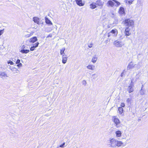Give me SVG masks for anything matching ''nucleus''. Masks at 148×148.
<instances>
[{"mask_svg": "<svg viewBox=\"0 0 148 148\" xmlns=\"http://www.w3.org/2000/svg\"><path fill=\"white\" fill-rule=\"evenodd\" d=\"M123 144L122 142L117 140L114 138H110L107 141V144L108 147L113 148H116L117 146L120 147Z\"/></svg>", "mask_w": 148, "mask_h": 148, "instance_id": "nucleus-1", "label": "nucleus"}, {"mask_svg": "<svg viewBox=\"0 0 148 148\" xmlns=\"http://www.w3.org/2000/svg\"><path fill=\"white\" fill-rule=\"evenodd\" d=\"M123 24L125 27L132 28L134 25V20L130 18H127L125 19L123 21Z\"/></svg>", "mask_w": 148, "mask_h": 148, "instance_id": "nucleus-2", "label": "nucleus"}, {"mask_svg": "<svg viewBox=\"0 0 148 148\" xmlns=\"http://www.w3.org/2000/svg\"><path fill=\"white\" fill-rule=\"evenodd\" d=\"M118 34L117 30L116 29H113L110 32H109L108 34V36L110 37V38H113L116 37Z\"/></svg>", "mask_w": 148, "mask_h": 148, "instance_id": "nucleus-3", "label": "nucleus"}, {"mask_svg": "<svg viewBox=\"0 0 148 148\" xmlns=\"http://www.w3.org/2000/svg\"><path fill=\"white\" fill-rule=\"evenodd\" d=\"M37 40V37L36 36H34L27 40L25 42V44L30 46L32 44L34 43Z\"/></svg>", "mask_w": 148, "mask_h": 148, "instance_id": "nucleus-4", "label": "nucleus"}, {"mask_svg": "<svg viewBox=\"0 0 148 148\" xmlns=\"http://www.w3.org/2000/svg\"><path fill=\"white\" fill-rule=\"evenodd\" d=\"M125 43L124 41H122L121 40H115L113 42V44L115 47H122L124 45Z\"/></svg>", "mask_w": 148, "mask_h": 148, "instance_id": "nucleus-5", "label": "nucleus"}, {"mask_svg": "<svg viewBox=\"0 0 148 148\" xmlns=\"http://www.w3.org/2000/svg\"><path fill=\"white\" fill-rule=\"evenodd\" d=\"M112 120L114 123L115 126L117 127H119L120 126V121L119 119L115 117V116L113 117Z\"/></svg>", "mask_w": 148, "mask_h": 148, "instance_id": "nucleus-6", "label": "nucleus"}, {"mask_svg": "<svg viewBox=\"0 0 148 148\" xmlns=\"http://www.w3.org/2000/svg\"><path fill=\"white\" fill-rule=\"evenodd\" d=\"M143 5V2L140 0H137V3L136 4V8L138 9Z\"/></svg>", "mask_w": 148, "mask_h": 148, "instance_id": "nucleus-7", "label": "nucleus"}, {"mask_svg": "<svg viewBox=\"0 0 148 148\" xmlns=\"http://www.w3.org/2000/svg\"><path fill=\"white\" fill-rule=\"evenodd\" d=\"M137 66L136 64H133L132 62H130L127 66V70H129L133 69L134 67H136Z\"/></svg>", "mask_w": 148, "mask_h": 148, "instance_id": "nucleus-8", "label": "nucleus"}, {"mask_svg": "<svg viewBox=\"0 0 148 148\" xmlns=\"http://www.w3.org/2000/svg\"><path fill=\"white\" fill-rule=\"evenodd\" d=\"M26 46L25 45H23L22 47V49L20 51L22 53H27L29 51V50L28 49H26Z\"/></svg>", "mask_w": 148, "mask_h": 148, "instance_id": "nucleus-9", "label": "nucleus"}, {"mask_svg": "<svg viewBox=\"0 0 148 148\" xmlns=\"http://www.w3.org/2000/svg\"><path fill=\"white\" fill-rule=\"evenodd\" d=\"M132 81H131V83L130 84V85L127 88V90L129 93H130L134 91V89L133 88L134 86L132 84Z\"/></svg>", "mask_w": 148, "mask_h": 148, "instance_id": "nucleus-10", "label": "nucleus"}, {"mask_svg": "<svg viewBox=\"0 0 148 148\" xmlns=\"http://www.w3.org/2000/svg\"><path fill=\"white\" fill-rule=\"evenodd\" d=\"M39 44V43L37 42L36 43L34 44L31 45V47L30 48V50L31 51H33L35 50V48L37 47Z\"/></svg>", "mask_w": 148, "mask_h": 148, "instance_id": "nucleus-11", "label": "nucleus"}, {"mask_svg": "<svg viewBox=\"0 0 148 148\" xmlns=\"http://www.w3.org/2000/svg\"><path fill=\"white\" fill-rule=\"evenodd\" d=\"M130 30V29L129 28L125 27L124 33L126 36H128L131 34V33L129 32Z\"/></svg>", "mask_w": 148, "mask_h": 148, "instance_id": "nucleus-12", "label": "nucleus"}, {"mask_svg": "<svg viewBox=\"0 0 148 148\" xmlns=\"http://www.w3.org/2000/svg\"><path fill=\"white\" fill-rule=\"evenodd\" d=\"M77 4L80 6H83L84 5V3H83L82 0H75Z\"/></svg>", "mask_w": 148, "mask_h": 148, "instance_id": "nucleus-13", "label": "nucleus"}, {"mask_svg": "<svg viewBox=\"0 0 148 148\" xmlns=\"http://www.w3.org/2000/svg\"><path fill=\"white\" fill-rule=\"evenodd\" d=\"M119 12L120 14H125V11L124 8L122 7H120Z\"/></svg>", "mask_w": 148, "mask_h": 148, "instance_id": "nucleus-14", "label": "nucleus"}, {"mask_svg": "<svg viewBox=\"0 0 148 148\" xmlns=\"http://www.w3.org/2000/svg\"><path fill=\"white\" fill-rule=\"evenodd\" d=\"M107 5L108 7H113L114 5V3L112 1L109 0L108 2Z\"/></svg>", "mask_w": 148, "mask_h": 148, "instance_id": "nucleus-15", "label": "nucleus"}, {"mask_svg": "<svg viewBox=\"0 0 148 148\" xmlns=\"http://www.w3.org/2000/svg\"><path fill=\"white\" fill-rule=\"evenodd\" d=\"M8 77L7 74L5 72L0 71V77L1 78H3Z\"/></svg>", "mask_w": 148, "mask_h": 148, "instance_id": "nucleus-16", "label": "nucleus"}, {"mask_svg": "<svg viewBox=\"0 0 148 148\" xmlns=\"http://www.w3.org/2000/svg\"><path fill=\"white\" fill-rule=\"evenodd\" d=\"M62 63L64 64H65L67 61V57L66 56H62Z\"/></svg>", "mask_w": 148, "mask_h": 148, "instance_id": "nucleus-17", "label": "nucleus"}, {"mask_svg": "<svg viewBox=\"0 0 148 148\" xmlns=\"http://www.w3.org/2000/svg\"><path fill=\"white\" fill-rule=\"evenodd\" d=\"M95 66L93 65H89L87 66V67L88 69L93 70L95 69Z\"/></svg>", "mask_w": 148, "mask_h": 148, "instance_id": "nucleus-18", "label": "nucleus"}, {"mask_svg": "<svg viewBox=\"0 0 148 148\" xmlns=\"http://www.w3.org/2000/svg\"><path fill=\"white\" fill-rule=\"evenodd\" d=\"M90 8L92 9H94L97 7L96 3H92L90 5Z\"/></svg>", "mask_w": 148, "mask_h": 148, "instance_id": "nucleus-19", "label": "nucleus"}, {"mask_svg": "<svg viewBox=\"0 0 148 148\" xmlns=\"http://www.w3.org/2000/svg\"><path fill=\"white\" fill-rule=\"evenodd\" d=\"M95 3H96V5H98L100 6H102L103 4V3L100 0H97Z\"/></svg>", "mask_w": 148, "mask_h": 148, "instance_id": "nucleus-20", "label": "nucleus"}, {"mask_svg": "<svg viewBox=\"0 0 148 148\" xmlns=\"http://www.w3.org/2000/svg\"><path fill=\"white\" fill-rule=\"evenodd\" d=\"M97 60V58L96 56H94L92 58L91 61L93 63H95Z\"/></svg>", "mask_w": 148, "mask_h": 148, "instance_id": "nucleus-21", "label": "nucleus"}, {"mask_svg": "<svg viewBox=\"0 0 148 148\" xmlns=\"http://www.w3.org/2000/svg\"><path fill=\"white\" fill-rule=\"evenodd\" d=\"M45 22L47 24H49V25L52 24L51 21L50 20H49L48 18H45Z\"/></svg>", "mask_w": 148, "mask_h": 148, "instance_id": "nucleus-22", "label": "nucleus"}, {"mask_svg": "<svg viewBox=\"0 0 148 148\" xmlns=\"http://www.w3.org/2000/svg\"><path fill=\"white\" fill-rule=\"evenodd\" d=\"M116 136L117 137H119L121 136V132L120 131H117L115 132Z\"/></svg>", "mask_w": 148, "mask_h": 148, "instance_id": "nucleus-23", "label": "nucleus"}, {"mask_svg": "<svg viewBox=\"0 0 148 148\" xmlns=\"http://www.w3.org/2000/svg\"><path fill=\"white\" fill-rule=\"evenodd\" d=\"M113 1L115 2L116 4L115 5V6L118 7L120 5V3L118 1H117L116 0H112Z\"/></svg>", "mask_w": 148, "mask_h": 148, "instance_id": "nucleus-24", "label": "nucleus"}, {"mask_svg": "<svg viewBox=\"0 0 148 148\" xmlns=\"http://www.w3.org/2000/svg\"><path fill=\"white\" fill-rule=\"evenodd\" d=\"M134 1V0H125V1L126 3H128L129 4H132V2Z\"/></svg>", "mask_w": 148, "mask_h": 148, "instance_id": "nucleus-25", "label": "nucleus"}, {"mask_svg": "<svg viewBox=\"0 0 148 148\" xmlns=\"http://www.w3.org/2000/svg\"><path fill=\"white\" fill-rule=\"evenodd\" d=\"M33 20L34 22L38 23V22L39 18L37 17H34L33 18Z\"/></svg>", "mask_w": 148, "mask_h": 148, "instance_id": "nucleus-26", "label": "nucleus"}, {"mask_svg": "<svg viewBox=\"0 0 148 148\" xmlns=\"http://www.w3.org/2000/svg\"><path fill=\"white\" fill-rule=\"evenodd\" d=\"M118 110L120 114H121L123 111V109L122 107H119L118 108Z\"/></svg>", "mask_w": 148, "mask_h": 148, "instance_id": "nucleus-27", "label": "nucleus"}, {"mask_svg": "<svg viewBox=\"0 0 148 148\" xmlns=\"http://www.w3.org/2000/svg\"><path fill=\"white\" fill-rule=\"evenodd\" d=\"M140 93L141 95H143L145 94V91L143 89H141L140 90Z\"/></svg>", "mask_w": 148, "mask_h": 148, "instance_id": "nucleus-28", "label": "nucleus"}, {"mask_svg": "<svg viewBox=\"0 0 148 148\" xmlns=\"http://www.w3.org/2000/svg\"><path fill=\"white\" fill-rule=\"evenodd\" d=\"M65 50V48L64 47L62 48V49L60 50V53L61 55L64 54V51Z\"/></svg>", "mask_w": 148, "mask_h": 148, "instance_id": "nucleus-29", "label": "nucleus"}, {"mask_svg": "<svg viewBox=\"0 0 148 148\" xmlns=\"http://www.w3.org/2000/svg\"><path fill=\"white\" fill-rule=\"evenodd\" d=\"M126 73V71L125 70H124L121 74V77H123V76L125 75V73Z\"/></svg>", "mask_w": 148, "mask_h": 148, "instance_id": "nucleus-30", "label": "nucleus"}, {"mask_svg": "<svg viewBox=\"0 0 148 148\" xmlns=\"http://www.w3.org/2000/svg\"><path fill=\"white\" fill-rule=\"evenodd\" d=\"M10 69L12 71H16V70H17L14 67H10Z\"/></svg>", "mask_w": 148, "mask_h": 148, "instance_id": "nucleus-31", "label": "nucleus"}, {"mask_svg": "<svg viewBox=\"0 0 148 148\" xmlns=\"http://www.w3.org/2000/svg\"><path fill=\"white\" fill-rule=\"evenodd\" d=\"M32 35L33 33H31L30 34H28L25 35V37L26 38H28L30 37L31 36H32Z\"/></svg>", "mask_w": 148, "mask_h": 148, "instance_id": "nucleus-32", "label": "nucleus"}, {"mask_svg": "<svg viewBox=\"0 0 148 148\" xmlns=\"http://www.w3.org/2000/svg\"><path fill=\"white\" fill-rule=\"evenodd\" d=\"M8 64H10V65H13L14 63L11 60H9L7 62Z\"/></svg>", "mask_w": 148, "mask_h": 148, "instance_id": "nucleus-33", "label": "nucleus"}, {"mask_svg": "<svg viewBox=\"0 0 148 148\" xmlns=\"http://www.w3.org/2000/svg\"><path fill=\"white\" fill-rule=\"evenodd\" d=\"M4 29H3L2 30H0V35L1 36L3 34L4 32Z\"/></svg>", "mask_w": 148, "mask_h": 148, "instance_id": "nucleus-34", "label": "nucleus"}, {"mask_svg": "<svg viewBox=\"0 0 148 148\" xmlns=\"http://www.w3.org/2000/svg\"><path fill=\"white\" fill-rule=\"evenodd\" d=\"M65 145V143H64L62 144H61L60 145L59 147L63 148L64 147V145Z\"/></svg>", "mask_w": 148, "mask_h": 148, "instance_id": "nucleus-35", "label": "nucleus"}, {"mask_svg": "<svg viewBox=\"0 0 148 148\" xmlns=\"http://www.w3.org/2000/svg\"><path fill=\"white\" fill-rule=\"evenodd\" d=\"M22 66V64L20 63H19L18 64V65H17V66H18V67H21Z\"/></svg>", "mask_w": 148, "mask_h": 148, "instance_id": "nucleus-36", "label": "nucleus"}, {"mask_svg": "<svg viewBox=\"0 0 148 148\" xmlns=\"http://www.w3.org/2000/svg\"><path fill=\"white\" fill-rule=\"evenodd\" d=\"M20 60L19 59L17 60V61L16 62V64H18L19 63H20Z\"/></svg>", "mask_w": 148, "mask_h": 148, "instance_id": "nucleus-37", "label": "nucleus"}, {"mask_svg": "<svg viewBox=\"0 0 148 148\" xmlns=\"http://www.w3.org/2000/svg\"><path fill=\"white\" fill-rule=\"evenodd\" d=\"M131 101V100L130 98H127L126 100L127 102L129 103Z\"/></svg>", "mask_w": 148, "mask_h": 148, "instance_id": "nucleus-38", "label": "nucleus"}, {"mask_svg": "<svg viewBox=\"0 0 148 148\" xmlns=\"http://www.w3.org/2000/svg\"><path fill=\"white\" fill-rule=\"evenodd\" d=\"M121 106H122V107H125V104L124 103H121Z\"/></svg>", "mask_w": 148, "mask_h": 148, "instance_id": "nucleus-39", "label": "nucleus"}, {"mask_svg": "<svg viewBox=\"0 0 148 148\" xmlns=\"http://www.w3.org/2000/svg\"><path fill=\"white\" fill-rule=\"evenodd\" d=\"M92 45L93 44L91 43L90 45H88V47H89V48H91L92 47Z\"/></svg>", "mask_w": 148, "mask_h": 148, "instance_id": "nucleus-40", "label": "nucleus"}, {"mask_svg": "<svg viewBox=\"0 0 148 148\" xmlns=\"http://www.w3.org/2000/svg\"><path fill=\"white\" fill-rule=\"evenodd\" d=\"M52 35L51 34H49L48 36L47 37H51Z\"/></svg>", "mask_w": 148, "mask_h": 148, "instance_id": "nucleus-41", "label": "nucleus"}, {"mask_svg": "<svg viewBox=\"0 0 148 148\" xmlns=\"http://www.w3.org/2000/svg\"><path fill=\"white\" fill-rule=\"evenodd\" d=\"M65 54L64 53V54H63L62 55H61L62 56H66V55H65Z\"/></svg>", "mask_w": 148, "mask_h": 148, "instance_id": "nucleus-42", "label": "nucleus"}, {"mask_svg": "<svg viewBox=\"0 0 148 148\" xmlns=\"http://www.w3.org/2000/svg\"><path fill=\"white\" fill-rule=\"evenodd\" d=\"M144 85H142V87H141V89H143V88L144 87Z\"/></svg>", "mask_w": 148, "mask_h": 148, "instance_id": "nucleus-43", "label": "nucleus"}, {"mask_svg": "<svg viewBox=\"0 0 148 148\" xmlns=\"http://www.w3.org/2000/svg\"><path fill=\"white\" fill-rule=\"evenodd\" d=\"M95 75V74H93L92 75V76H94Z\"/></svg>", "mask_w": 148, "mask_h": 148, "instance_id": "nucleus-44", "label": "nucleus"}, {"mask_svg": "<svg viewBox=\"0 0 148 148\" xmlns=\"http://www.w3.org/2000/svg\"><path fill=\"white\" fill-rule=\"evenodd\" d=\"M12 60L14 61H14V60L13 59H12Z\"/></svg>", "mask_w": 148, "mask_h": 148, "instance_id": "nucleus-45", "label": "nucleus"}, {"mask_svg": "<svg viewBox=\"0 0 148 148\" xmlns=\"http://www.w3.org/2000/svg\"><path fill=\"white\" fill-rule=\"evenodd\" d=\"M85 81V82L86 84V81Z\"/></svg>", "mask_w": 148, "mask_h": 148, "instance_id": "nucleus-46", "label": "nucleus"}, {"mask_svg": "<svg viewBox=\"0 0 148 148\" xmlns=\"http://www.w3.org/2000/svg\"><path fill=\"white\" fill-rule=\"evenodd\" d=\"M137 69H138L139 68H138V67H137Z\"/></svg>", "mask_w": 148, "mask_h": 148, "instance_id": "nucleus-47", "label": "nucleus"}, {"mask_svg": "<svg viewBox=\"0 0 148 148\" xmlns=\"http://www.w3.org/2000/svg\"><path fill=\"white\" fill-rule=\"evenodd\" d=\"M59 147H57V148H59Z\"/></svg>", "mask_w": 148, "mask_h": 148, "instance_id": "nucleus-48", "label": "nucleus"}]
</instances>
